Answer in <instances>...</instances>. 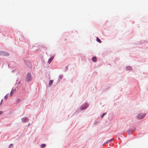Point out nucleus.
<instances>
[{
  "label": "nucleus",
  "instance_id": "a211bd4d",
  "mask_svg": "<svg viewBox=\"0 0 148 148\" xmlns=\"http://www.w3.org/2000/svg\"><path fill=\"white\" fill-rule=\"evenodd\" d=\"M12 92L11 91L10 92V96H11L12 95Z\"/></svg>",
  "mask_w": 148,
  "mask_h": 148
},
{
  "label": "nucleus",
  "instance_id": "2eb2a0df",
  "mask_svg": "<svg viewBox=\"0 0 148 148\" xmlns=\"http://www.w3.org/2000/svg\"><path fill=\"white\" fill-rule=\"evenodd\" d=\"M8 98V97L7 96V95H6L4 97V99H7Z\"/></svg>",
  "mask_w": 148,
  "mask_h": 148
},
{
  "label": "nucleus",
  "instance_id": "6ab92c4d",
  "mask_svg": "<svg viewBox=\"0 0 148 148\" xmlns=\"http://www.w3.org/2000/svg\"><path fill=\"white\" fill-rule=\"evenodd\" d=\"M2 101H3V99H2L1 101V103H0V105H1L2 102Z\"/></svg>",
  "mask_w": 148,
  "mask_h": 148
},
{
  "label": "nucleus",
  "instance_id": "9b49d317",
  "mask_svg": "<svg viewBox=\"0 0 148 148\" xmlns=\"http://www.w3.org/2000/svg\"><path fill=\"white\" fill-rule=\"evenodd\" d=\"M126 69L127 70H131V69H132V68L130 66H127V67H126Z\"/></svg>",
  "mask_w": 148,
  "mask_h": 148
},
{
  "label": "nucleus",
  "instance_id": "f8f14e48",
  "mask_svg": "<svg viewBox=\"0 0 148 148\" xmlns=\"http://www.w3.org/2000/svg\"><path fill=\"white\" fill-rule=\"evenodd\" d=\"M46 146V145L45 144H42L41 145V147L42 148H43Z\"/></svg>",
  "mask_w": 148,
  "mask_h": 148
},
{
  "label": "nucleus",
  "instance_id": "20e7f679",
  "mask_svg": "<svg viewBox=\"0 0 148 148\" xmlns=\"http://www.w3.org/2000/svg\"><path fill=\"white\" fill-rule=\"evenodd\" d=\"M22 121L23 122H26L28 121V119L27 117H24L22 119Z\"/></svg>",
  "mask_w": 148,
  "mask_h": 148
},
{
  "label": "nucleus",
  "instance_id": "f3484780",
  "mask_svg": "<svg viewBox=\"0 0 148 148\" xmlns=\"http://www.w3.org/2000/svg\"><path fill=\"white\" fill-rule=\"evenodd\" d=\"M3 113V112L2 111H0V115L2 114Z\"/></svg>",
  "mask_w": 148,
  "mask_h": 148
},
{
  "label": "nucleus",
  "instance_id": "0eeeda50",
  "mask_svg": "<svg viewBox=\"0 0 148 148\" xmlns=\"http://www.w3.org/2000/svg\"><path fill=\"white\" fill-rule=\"evenodd\" d=\"M92 60L94 62H96L97 60V58L95 57H94L92 58Z\"/></svg>",
  "mask_w": 148,
  "mask_h": 148
},
{
  "label": "nucleus",
  "instance_id": "4468645a",
  "mask_svg": "<svg viewBox=\"0 0 148 148\" xmlns=\"http://www.w3.org/2000/svg\"><path fill=\"white\" fill-rule=\"evenodd\" d=\"M106 114V113H103V114L101 115V117L102 118H103V116Z\"/></svg>",
  "mask_w": 148,
  "mask_h": 148
},
{
  "label": "nucleus",
  "instance_id": "ddd939ff",
  "mask_svg": "<svg viewBox=\"0 0 148 148\" xmlns=\"http://www.w3.org/2000/svg\"><path fill=\"white\" fill-rule=\"evenodd\" d=\"M13 147V145L12 144H11L9 146V148H12Z\"/></svg>",
  "mask_w": 148,
  "mask_h": 148
},
{
  "label": "nucleus",
  "instance_id": "1a4fd4ad",
  "mask_svg": "<svg viewBox=\"0 0 148 148\" xmlns=\"http://www.w3.org/2000/svg\"><path fill=\"white\" fill-rule=\"evenodd\" d=\"M21 100L19 98H18L16 101V103H18Z\"/></svg>",
  "mask_w": 148,
  "mask_h": 148
},
{
  "label": "nucleus",
  "instance_id": "f03ea898",
  "mask_svg": "<svg viewBox=\"0 0 148 148\" xmlns=\"http://www.w3.org/2000/svg\"><path fill=\"white\" fill-rule=\"evenodd\" d=\"M146 114H139L137 115V118L138 119H141L143 118L145 116Z\"/></svg>",
  "mask_w": 148,
  "mask_h": 148
},
{
  "label": "nucleus",
  "instance_id": "dca6fc26",
  "mask_svg": "<svg viewBox=\"0 0 148 148\" xmlns=\"http://www.w3.org/2000/svg\"><path fill=\"white\" fill-rule=\"evenodd\" d=\"M112 140H113V139H112L110 140H108V141H107V143L108 142H110Z\"/></svg>",
  "mask_w": 148,
  "mask_h": 148
},
{
  "label": "nucleus",
  "instance_id": "39448f33",
  "mask_svg": "<svg viewBox=\"0 0 148 148\" xmlns=\"http://www.w3.org/2000/svg\"><path fill=\"white\" fill-rule=\"evenodd\" d=\"M2 55L8 56L9 55V54L7 52H4L2 53Z\"/></svg>",
  "mask_w": 148,
  "mask_h": 148
},
{
  "label": "nucleus",
  "instance_id": "9d476101",
  "mask_svg": "<svg viewBox=\"0 0 148 148\" xmlns=\"http://www.w3.org/2000/svg\"><path fill=\"white\" fill-rule=\"evenodd\" d=\"M97 39V41L99 42V43H100L101 42V41L100 40L99 38L97 37L96 38Z\"/></svg>",
  "mask_w": 148,
  "mask_h": 148
},
{
  "label": "nucleus",
  "instance_id": "aec40b11",
  "mask_svg": "<svg viewBox=\"0 0 148 148\" xmlns=\"http://www.w3.org/2000/svg\"><path fill=\"white\" fill-rule=\"evenodd\" d=\"M2 55V53L0 52V55Z\"/></svg>",
  "mask_w": 148,
  "mask_h": 148
},
{
  "label": "nucleus",
  "instance_id": "7ed1b4c3",
  "mask_svg": "<svg viewBox=\"0 0 148 148\" xmlns=\"http://www.w3.org/2000/svg\"><path fill=\"white\" fill-rule=\"evenodd\" d=\"M88 106L87 104H84L80 108V109L82 110H84L88 107Z\"/></svg>",
  "mask_w": 148,
  "mask_h": 148
},
{
  "label": "nucleus",
  "instance_id": "f257e3e1",
  "mask_svg": "<svg viewBox=\"0 0 148 148\" xmlns=\"http://www.w3.org/2000/svg\"><path fill=\"white\" fill-rule=\"evenodd\" d=\"M32 79V75L31 73H28L27 74L26 77V81L27 82H29Z\"/></svg>",
  "mask_w": 148,
  "mask_h": 148
},
{
  "label": "nucleus",
  "instance_id": "423d86ee",
  "mask_svg": "<svg viewBox=\"0 0 148 148\" xmlns=\"http://www.w3.org/2000/svg\"><path fill=\"white\" fill-rule=\"evenodd\" d=\"M53 58L51 57L50 58L48 61V62L49 64H50L51 62L53 60Z\"/></svg>",
  "mask_w": 148,
  "mask_h": 148
},
{
  "label": "nucleus",
  "instance_id": "6e6552de",
  "mask_svg": "<svg viewBox=\"0 0 148 148\" xmlns=\"http://www.w3.org/2000/svg\"><path fill=\"white\" fill-rule=\"evenodd\" d=\"M53 81L52 80H50L49 82V85L50 86L51 84L53 83Z\"/></svg>",
  "mask_w": 148,
  "mask_h": 148
}]
</instances>
